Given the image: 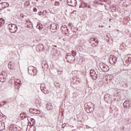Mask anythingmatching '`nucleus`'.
<instances>
[{"instance_id": "1", "label": "nucleus", "mask_w": 131, "mask_h": 131, "mask_svg": "<svg viewBox=\"0 0 131 131\" xmlns=\"http://www.w3.org/2000/svg\"><path fill=\"white\" fill-rule=\"evenodd\" d=\"M9 29L11 33H16L18 30V27L16 25L9 24L8 25Z\"/></svg>"}, {"instance_id": "2", "label": "nucleus", "mask_w": 131, "mask_h": 131, "mask_svg": "<svg viewBox=\"0 0 131 131\" xmlns=\"http://www.w3.org/2000/svg\"><path fill=\"white\" fill-rule=\"evenodd\" d=\"M90 42L91 45H92V47H97L98 44L99 43V41L98 39L96 38H91L90 40Z\"/></svg>"}, {"instance_id": "3", "label": "nucleus", "mask_w": 131, "mask_h": 131, "mask_svg": "<svg viewBox=\"0 0 131 131\" xmlns=\"http://www.w3.org/2000/svg\"><path fill=\"white\" fill-rule=\"evenodd\" d=\"M117 61V57L115 56L114 55H110L109 57V62L111 64H113L116 63Z\"/></svg>"}, {"instance_id": "4", "label": "nucleus", "mask_w": 131, "mask_h": 131, "mask_svg": "<svg viewBox=\"0 0 131 131\" xmlns=\"http://www.w3.org/2000/svg\"><path fill=\"white\" fill-rule=\"evenodd\" d=\"M99 67L101 71L103 72H107L108 70H109V68H108V66L104 64L103 63H100Z\"/></svg>"}, {"instance_id": "5", "label": "nucleus", "mask_w": 131, "mask_h": 131, "mask_svg": "<svg viewBox=\"0 0 131 131\" xmlns=\"http://www.w3.org/2000/svg\"><path fill=\"white\" fill-rule=\"evenodd\" d=\"M67 2L68 5L71 7H75L77 4L76 0H67Z\"/></svg>"}, {"instance_id": "6", "label": "nucleus", "mask_w": 131, "mask_h": 131, "mask_svg": "<svg viewBox=\"0 0 131 131\" xmlns=\"http://www.w3.org/2000/svg\"><path fill=\"white\" fill-rule=\"evenodd\" d=\"M6 78H7V73L3 72L0 74V81L1 82H4L6 80Z\"/></svg>"}, {"instance_id": "7", "label": "nucleus", "mask_w": 131, "mask_h": 131, "mask_svg": "<svg viewBox=\"0 0 131 131\" xmlns=\"http://www.w3.org/2000/svg\"><path fill=\"white\" fill-rule=\"evenodd\" d=\"M104 100L107 103H111L112 102V99H111L110 94H105L104 96Z\"/></svg>"}, {"instance_id": "8", "label": "nucleus", "mask_w": 131, "mask_h": 131, "mask_svg": "<svg viewBox=\"0 0 131 131\" xmlns=\"http://www.w3.org/2000/svg\"><path fill=\"white\" fill-rule=\"evenodd\" d=\"M66 59L68 60V61L70 62V63L73 62V61H75V57L73 55H68L66 57Z\"/></svg>"}, {"instance_id": "9", "label": "nucleus", "mask_w": 131, "mask_h": 131, "mask_svg": "<svg viewBox=\"0 0 131 131\" xmlns=\"http://www.w3.org/2000/svg\"><path fill=\"white\" fill-rule=\"evenodd\" d=\"M91 8V6L88 5V4L85 3L84 1H81V5L79 6V8Z\"/></svg>"}, {"instance_id": "10", "label": "nucleus", "mask_w": 131, "mask_h": 131, "mask_svg": "<svg viewBox=\"0 0 131 131\" xmlns=\"http://www.w3.org/2000/svg\"><path fill=\"white\" fill-rule=\"evenodd\" d=\"M59 25L57 24L54 23L51 25V29L53 30H58Z\"/></svg>"}, {"instance_id": "11", "label": "nucleus", "mask_w": 131, "mask_h": 131, "mask_svg": "<svg viewBox=\"0 0 131 131\" xmlns=\"http://www.w3.org/2000/svg\"><path fill=\"white\" fill-rule=\"evenodd\" d=\"M129 103V101L128 100H126L124 101V102L123 103V106L124 107V108H130L131 107V103Z\"/></svg>"}, {"instance_id": "12", "label": "nucleus", "mask_w": 131, "mask_h": 131, "mask_svg": "<svg viewBox=\"0 0 131 131\" xmlns=\"http://www.w3.org/2000/svg\"><path fill=\"white\" fill-rule=\"evenodd\" d=\"M72 75H73V79H76V81H79V79H78V77H77V76L76 75H75V74H77V71H73L72 72Z\"/></svg>"}, {"instance_id": "13", "label": "nucleus", "mask_w": 131, "mask_h": 131, "mask_svg": "<svg viewBox=\"0 0 131 131\" xmlns=\"http://www.w3.org/2000/svg\"><path fill=\"white\" fill-rule=\"evenodd\" d=\"M6 126H5V123L4 122H0V130L5 129Z\"/></svg>"}, {"instance_id": "14", "label": "nucleus", "mask_w": 131, "mask_h": 131, "mask_svg": "<svg viewBox=\"0 0 131 131\" xmlns=\"http://www.w3.org/2000/svg\"><path fill=\"white\" fill-rule=\"evenodd\" d=\"M46 108L48 110H52L53 109V105H52V104H49L48 103L46 105Z\"/></svg>"}, {"instance_id": "15", "label": "nucleus", "mask_w": 131, "mask_h": 131, "mask_svg": "<svg viewBox=\"0 0 131 131\" xmlns=\"http://www.w3.org/2000/svg\"><path fill=\"white\" fill-rule=\"evenodd\" d=\"M67 29V26L64 25L61 27V30L62 32H66V30Z\"/></svg>"}, {"instance_id": "16", "label": "nucleus", "mask_w": 131, "mask_h": 131, "mask_svg": "<svg viewBox=\"0 0 131 131\" xmlns=\"http://www.w3.org/2000/svg\"><path fill=\"white\" fill-rule=\"evenodd\" d=\"M14 129V125H11V126H9L7 129V131H13Z\"/></svg>"}, {"instance_id": "17", "label": "nucleus", "mask_w": 131, "mask_h": 131, "mask_svg": "<svg viewBox=\"0 0 131 131\" xmlns=\"http://www.w3.org/2000/svg\"><path fill=\"white\" fill-rule=\"evenodd\" d=\"M37 28H38L39 30H41V29L43 28V26H42V25H41V24H39L37 25Z\"/></svg>"}, {"instance_id": "18", "label": "nucleus", "mask_w": 131, "mask_h": 131, "mask_svg": "<svg viewBox=\"0 0 131 131\" xmlns=\"http://www.w3.org/2000/svg\"><path fill=\"white\" fill-rule=\"evenodd\" d=\"M91 77L92 79H94V80H96V79H97L98 77V75H97L96 74H94V75H92Z\"/></svg>"}, {"instance_id": "19", "label": "nucleus", "mask_w": 131, "mask_h": 131, "mask_svg": "<svg viewBox=\"0 0 131 131\" xmlns=\"http://www.w3.org/2000/svg\"><path fill=\"white\" fill-rule=\"evenodd\" d=\"M19 81H20L19 80H17V81H14V85H17L18 86H19V85L21 84V83H20Z\"/></svg>"}, {"instance_id": "20", "label": "nucleus", "mask_w": 131, "mask_h": 131, "mask_svg": "<svg viewBox=\"0 0 131 131\" xmlns=\"http://www.w3.org/2000/svg\"><path fill=\"white\" fill-rule=\"evenodd\" d=\"M5 24V21L4 20V19L0 18V27L2 26V25H4Z\"/></svg>"}, {"instance_id": "21", "label": "nucleus", "mask_w": 131, "mask_h": 131, "mask_svg": "<svg viewBox=\"0 0 131 131\" xmlns=\"http://www.w3.org/2000/svg\"><path fill=\"white\" fill-rule=\"evenodd\" d=\"M31 26H32V23H31V21H30L28 23H27V27H28V28H31Z\"/></svg>"}, {"instance_id": "22", "label": "nucleus", "mask_w": 131, "mask_h": 131, "mask_svg": "<svg viewBox=\"0 0 131 131\" xmlns=\"http://www.w3.org/2000/svg\"><path fill=\"white\" fill-rule=\"evenodd\" d=\"M95 74H96V72L94 70H91L90 71V76H92V75H94Z\"/></svg>"}, {"instance_id": "23", "label": "nucleus", "mask_w": 131, "mask_h": 131, "mask_svg": "<svg viewBox=\"0 0 131 131\" xmlns=\"http://www.w3.org/2000/svg\"><path fill=\"white\" fill-rule=\"evenodd\" d=\"M98 119H99V121H100V122H104V117L99 116L98 117Z\"/></svg>"}, {"instance_id": "24", "label": "nucleus", "mask_w": 131, "mask_h": 131, "mask_svg": "<svg viewBox=\"0 0 131 131\" xmlns=\"http://www.w3.org/2000/svg\"><path fill=\"white\" fill-rule=\"evenodd\" d=\"M127 58H128V61L129 63H131V54H129L127 55Z\"/></svg>"}, {"instance_id": "25", "label": "nucleus", "mask_w": 131, "mask_h": 131, "mask_svg": "<svg viewBox=\"0 0 131 131\" xmlns=\"http://www.w3.org/2000/svg\"><path fill=\"white\" fill-rule=\"evenodd\" d=\"M30 120H31V122L32 123V124L33 125L35 124V120L34 119L31 118Z\"/></svg>"}, {"instance_id": "26", "label": "nucleus", "mask_w": 131, "mask_h": 131, "mask_svg": "<svg viewBox=\"0 0 131 131\" xmlns=\"http://www.w3.org/2000/svg\"><path fill=\"white\" fill-rule=\"evenodd\" d=\"M39 47H40V50H42V49L44 48L43 45L42 44H40V45H39L37 46V47L38 48Z\"/></svg>"}, {"instance_id": "27", "label": "nucleus", "mask_w": 131, "mask_h": 131, "mask_svg": "<svg viewBox=\"0 0 131 131\" xmlns=\"http://www.w3.org/2000/svg\"><path fill=\"white\" fill-rule=\"evenodd\" d=\"M72 55H71V56H74V57H75L76 56V52L73 51H72Z\"/></svg>"}, {"instance_id": "28", "label": "nucleus", "mask_w": 131, "mask_h": 131, "mask_svg": "<svg viewBox=\"0 0 131 131\" xmlns=\"http://www.w3.org/2000/svg\"><path fill=\"white\" fill-rule=\"evenodd\" d=\"M13 131H20V130L18 129V127L13 126Z\"/></svg>"}, {"instance_id": "29", "label": "nucleus", "mask_w": 131, "mask_h": 131, "mask_svg": "<svg viewBox=\"0 0 131 131\" xmlns=\"http://www.w3.org/2000/svg\"><path fill=\"white\" fill-rule=\"evenodd\" d=\"M20 117L21 118V119H24V115H23V113H21L20 115Z\"/></svg>"}, {"instance_id": "30", "label": "nucleus", "mask_w": 131, "mask_h": 131, "mask_svg": "<svg viewBox=\"0 0 131 131\" xmlns=\"http://www.w3.org/2000/svg\"><path fill=\"white\" fill-rule=\"evenodd\" d=\"M22 113L24 115V118H26V117H28L27 114H26V113Z\"/></svg>"}, {"instance_id": "31", "label": "nucleus", "mask_w": 131, "mask_h": 131, "mask_svg": "<svg viewBox=\"0 0 131 131\" xmlns=\"http://www.w3.org/2000/svg\"><path fill=\"white\" fill-rule=\"evenodd\" d=\"M47 13H48V12H47V10H45V11H43V12H42V15H43V16H45V15H46V14H47Z\"/></svg>"}, {"instance_id": "32", "label": "nucleus", "mask_w": 131, "mask_h": 131, "mask_svg": "<svg viewBox=\"0 0 131 131\" xmlns=\"http://www.w3.org/2000/svg\"><path fill=\"white\" fill-rule=\"evenodd\" d=\"M31 71L32 72V70H31V68H28V73H29V74H30V73H31Z\"/></svg>"}, {"instance_id": "33", "label": "nucleus", "mask_w": 131, "mask_h": 131, "mask_svg": "<svg viewBox=\"0 0 131 131\" xmlns=\"http://www.w3.org/2000/svg\"><path fill=\"white\" fill-rule=\"evenodd\" d=\"M55 6H59V2H55Z\"/></svg>"}, {"instance_id": "34", "label": "nucleus", "mask_w": 131, "mask_h": 131, "mask_svg": "<svg viewBox=\"0 0 131 131\" xmlns=\"http://www.w3.org/2000/svg\"><path fill=\"white\" fill-rule=\"evenodd\" d=\"M33 11L34 12H35V13H36V12H37V9H36V8H35L33 9Z\"/></svg>"}, {"instance_id": "35", "label": "nucleus", "mask_w": 131, "mask_h": 131, "mask_svg": "<svg viewBox=\"0 0 131 131\" xmlns=\"http://www.w3.org/2000/svg\"><path fill=\"white\" fill-rule=\"evenodd\" d=\"M38 14L40 16L42 15V12L41 11L39 12Z\"/></svg>"}, {"instance_id": "36", "label": "nucleus", "mask_w": 131, "mask_h": 131, "mask_svg": "<svg viewBox=\"0 0 131 131\" xmlns=\"http://www.w3.org/2000/svg\"><path fill=\"white\" fill-rule=\"evenodd\" d=\"M32 72H33V73H34V74H36V71H35L33 70H32Z\"/></svg>"}, {"instance_id": "37", "label": "nucleus", "mask_w": 131, "mask_h": 131, "mask_svg": "<svg viewBox=\"0 0 131 131\" xmlns=\"http://www.w3.org/2000/svg\"><path fill=\"white\" fill-rule=\"evenodd\" d=\"M68 25H69V26H70V27H72V24L69 23V24H68Z\"/></svg>"}, {"instance_id": "38", "label": "nucleus", "mask_w": 131, "mask_h": 131, "mask_svg": "<svg viewBox=\"0 0 131 131\" xmlns=\"http://www.w3.org/2000/svg\"><path fill=\"white\" fill-rule=\"evenodd\" d=\"M29 22H30V20H29V19H28L26 20L27 25V23H29Z\"/></svg>"}, {"instance_id": "39", "label": "nucleus", "mask_w": 131, "mask_h": 131, "mask_svg": "<svg viewBox=\"0 0 131 131\" xmlns=\"http://www.w3.org/2000/svg\"><path fill=\"white\" fill-rule=\"evenodd\" d=\"M67 32H69V29H68V28H67L66 31Z\"/></svg>"}, {"instance_id": "40", "label": "nucleus", "mask_w": 131, "mask_h": 131, "mask_svg": "<svg viewBox=\"0 0 131 131\" xmlns=\"http://www.w3.org/2000/svg\"><path fill=\"white\" fill-rule=\"evenodd\" d=\"M42 90H43V91H44L45 92H46V91H47V89H46V88H42Z\"/></svg>"}, {"instance_id": "41", "label": "nucleus", "mask_w": 131, "mask_h": 131, "mask_svg": "<svg viewBox=\"0 0 131 131\" xmlns=\"http://www.w3.org/2000/svg\"><path fill=\"white\" fill-rule=\"evenodd\" d=\"M37 114H40V111H37Z\"/></svg>"}, {"instance_id": "42", "label": "nucleus", "mask_w": 131, "mask_h": 131, "mask_svg": "<svg viewBox=\"0 0 131 131\" xmlns=\"http://www.w3.org/2000/svg\"><path fill=\"white\" fill-rule=\"evenodd\" d=\"M125 2V1H124V0H121V4L122 3H124Z\"/></svg>"}, {"instance_id": "43", "label": "nucleus", "mask_w": 131, "mask_h": 131, "mask_svg": "<svg viewBox=\"0 0 131 131\" xmlns=\"http://www.w3.org/2000/svg\"><path fill=\"white\" fill-rule=\"evenodd\" d=\"M2 102H3V103H4V104H6V103H7V101H3Z\"/></svg>"}, {"instance_id": "44", "label": "nucleus", "mask_w": 131, "mask_h": 131, "mask_svg": "<svg viewBox=\"0 0 131 131\" xmlns=\"http://www.w3.org/2000/svg\"><path fill=\"white\" fill-rule=\"evenodd\" d=\"M4 105H5V103H4L3 104H2V103H0V106H4Z\"/></svg>"}, {"instance_id": "45", "label": "nucleus", "mask_w": 131, "mask_h": 131, "mask_svg": "<svg viewBox=\"0 0 131 131\" xmlns=\"http://www.w3.org/2000/svg\"><path fill=\"white\" fill-rule=\"evenodd\" d=\"M55 47H57V46H55Z\"/></svg>"}, {"instance_id": "46", "label": "nucleus", "mask_w": 131, "mask_h": 131, "mask_svg": "<svg viewBox=\"0 0 131 131\" xmlns=\"http://www.w3.org/2000/svg\"><path fill=\"white\" fill-rule=\"evenodd\" d=\"M0 117L2 118V117H1V115H0Z\"/></svg>"}, {"instance_id": "47", "label": "nucleus", "mask_w": 131, "mask_h": 131, "mask_svg": "<svg viewBox=\"0 0 131 131\" xmlns=\"http://www.w3.org/2000/svg\"><path fill=\"white\" fill-rule=\"evenodd\" d=\"M2 0H0V2Z\"/></svg>"}]
</instances>
